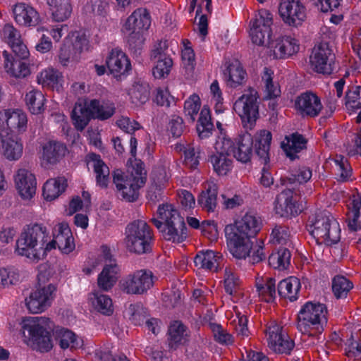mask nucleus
<instances>
[{
    "label": "nucleus",
    "mask_w": 361,
    "mask_h": 361,
    "mask_svg": "<svg viewBox=\"0 0 361 361\" xmlns=\"http://www.w3.org/2000/svg\"><path fill=\"white\" fill-rule=\"evenodd\" d=\"M157 215L158 219L153 218L151 221L166 240L180 243L186 239L187 228L184 219L171 204H160Z\"/></svg>",
    "instance_id": "nucleus-1"
},
{
    "label": "nucleus",
    "mask_w": 361,
    "mask_h": 361,
    "mask_svg": "<svg viewBox=\"0 0 361 361\" xmlns=\"http://www.w3.org/2000/svg\"><path fill=\"white\" fill-rule=\"evenodd\" d=\"M327 310L324 304L306 302L298 314L297 328L302 334L323 341L322 336L327 324Z\"/></svg>",
    "instance_id": "nucleus-2"
},
{
    "label": "nucleus",
    "mask_w": 361,
    "mask_h": 361,
    "mask_svg": "<svg viewBox=\"0 0 361 361\" xmlns=\"http://www.w3.org/2000/svg\"><path fill=\"white\" fill-rule=\"evenodd\" d=\"M54 325L49 318L33 317L22 322V334L28 339L33 349L40 352H48L52 347L51 332L54 333Z\"/></svg>",
    "instance_id": "nucleus-3"
},
{
    "label": "nucleus",
    "mask_w": 361,
    "mask_h": 361,
    "mask_svg": "<svg viewBox=\"0 0 361 361\" xmlns=\"http://www.w3.org/2000/svg\"><path fill=\"white\" fill-rule=\"evenodd\" d=\"M307 228L318 244L331 245L341 239L339 224L326 211H319L310 216Z\"/></svg>",
    "instance_id": "nucleus-4"
},
{
    "label": "nucleus",
    "mask_w": 361,
    "mask_h": 361,
    "mask_svg": "<svg viewBox=\"0 0 361 361\" xmlns=\"http://www.w3.org/2000/svg\"><path fill=\"white\" fill-rule=\"evenodd\" d=\"M152 241V231L145 221L135 220L126 227L124 243L130 252L136 255L150 253Z\"/></svg>",
    "instance_id": "nucleus-5"
},
{
    "label": "nucleus",
    "mask_w": 361,
    "mask_h": 361,
    "mask_svg": "<svg viewBox=\"0 0 361 361\" xmlns=\"http://www.w3.org/2000/svg\"><path fill=\"white\" fill-rule=\"evenodd\" d=\"M47 238L46 227L42 224L27 226L16 242V252L19 255L38 260L39 255L37 252V246L39 245L43 249Z\"/></svg>",
    "instance_id": "nucleus-6"
},
{
    "label": "nucleus",
    "mask_w": 361,
    "mask_h": 361,
    "mask_svg": "<svg viewBox=\"0 0 361 361\" xmlns=\"http://www.w3.org/2000/svg\"><path fill=\"white\" fill-rule=\"evenodd\" d=\"M49 281L46 271L37 275L36 290L31 293L29 298L25 299V305L28 310L33 314L44 312L51 304L55 296L56 286Z\"/></svg>",
    "instance_id": "nucleus-7"
},
{
    "label": "nucleus",
    "mask_w": 361,
    "mask_h": 361,
    "mask_svg": "<svg viewBox=\"0 0 361 361\" xmlns=\"http://www.w3.org/2000/svg\"><path fill=\"white\" fill-rule=\"evenodd\" d=\"M259 96L254 88L249 87L233 104V109L240 117L244 128L252 129L259 117Z\"/></svg>",
    "instance_id": "nucleus-8"
},
{
    "label": "nucleus",
    "mask_w": 361,
    "mask_h": 361,
    "mask_svg": "<svg viewBox=\"0 0 361 361\" xmlns=\"http://www.w3.org/2000/svg\"><path fill=\"white\" fill-rule=\"evenodd\" d=\"M229 252L236 259H245L252 247L251 238L235 224L227 225L224 229Z\"/></svg>",
    "instance_id": "nucleus-9"
},
{
    "label": "nucleus",
    "mask_w": 361,
    "mask_h": 361,
    "mask_svg": "<svg viewBox=\"0 0 361 361\" xmlns=\"http://www.w3.org/2000/svg\"><path fill=\"white\" fill-rule=\"evenodd\" d=\"M272 23V14L266 9L259 10L256 18L250 23V36L252 43L259 46L270 47L273 44L271 39Z\"/></svg>",
    "instance_id": "nucleus-10"
},
{
    "label": "nucleus",
    "mask_w": 361,
    "mask_h": 361,
    "mask_svg": "<svg viewBox=\"0 0 361 361\" xmlns=\"http://www.w3.org/2000/svg\"><path fill=\"white\" fill-rule=\"evenodd\" d=\"M121 290L130 295H142L154 286V275L148 269H140L128 274L119 283Z\"/></svg>",
    "instance_id": "nucleus-11"
},
{
    "label": "nucleus",
    "mask_w": 361,
    "mask_h": 361,
    "mask_svg": "<svg viewBox=\"0 0 361 361\" xmlns=\"http://www.w3.org/2000/svg\"><path fill=\"white\" fill-rule=\"evenodd\" d=\"M335 59V54L327 42H321L315 46L310 56V62L315 71L324 75L332 73Z\"/></svg>",
    "instance_id": "nucleus-12"
},
{
    "label": "nucleus",
    "mask_w": 361,
    "mask_h": 361,
    "mask_svg": "<svg viewBox=\"0 0 361 361\" xmlns=\"http://www.w3.org/2000/svg\"><path fill=\"white\" fill-rule=\"evenodd\" d=\"M113 182L122 198L129 202L137 200L139 196L138 190L144 186L142 178H140V180H135L133 176L124 178L123 173L120 169L114 171Z\"/></svg>",
    "instance_id": "nucleus-13"
},
{
    "label": "nucleus",
    "mask_w": 361,
    "mask_h": 361,
    "mask_svg": "<svg viewBox=\"0 0 361 361\" xmlns=\"http://www.w3.org/2000/svg\"><path fill=\"white\" fill-rule=\"evenodd\" d=\"M279 13L283 21L293 27L300 25L306 18L305 6L299 0H281Z\"/></svg>",
    "instance_id": "nucleus-14"
},
{
    "label": "nucleus",
    "mask_w": 361,
    "mask_h": 361,
    "mask_svg": "<svg viewBox=\"0 0 361 361\" xmlns=\"http://www.w3.org/2000/svg\"><path fill=\"white\" fill-rule=\"evenodd\" d=\"M223 146L239 161L247 163L250 161L252 154L253 139L250 133H245L233 143L231 140H224Z\"/></svg>",
    "instance_id": "nucleus-15"
},
{
    "label": "nucleus",
    "mask_w": 361,
    "mask_h": 361,
    "mask_svg": "<svg viewBox=\"0 0 361 361\" xmlns=\"http://www.w3.org/2000/svg\"><path fill=\"white\" fill-rule=\"evenodd\" d=\"M268 346L276 353L288 355L295 346L294 341L282 334V329L278 325L268 329Z\"/></svg>",
    "instance_id": "nucleus-16"
},
{
    "label": "nucleus",
    "mask_w": 361,
    "mask_h": 361,
    "mask_svg": "<svg viewBox=\"0 0 361 361\" xmlns=\"http://www.w3.org/2000/svg\"><path fill=\"white\" fill-rule=\"evenodd\" d=\"M27 118L26 114L20 110L6 109L0 112V126L1 130L8 133H23L27 128Z\"/></svg>",
    "instance_id": "nucleus-17"
},
{
    "label": "nucleus",
    "mask_w": 361,
    "mask_h": 361,
    "mask_svg": "<svg viewBox=\"0 0 361 361\" xmlns=\"http://www.w3.org/2000/svg\"><path fill=\"white\" fill-rule=\"evenodd\" d=\"M274 209L277 214L285 218L295 216L301 212L290 189L284 190L276 196Z\"/></svg>",
    "instance_id": "nucleus-18"
},
{
    "label": "nucleus",
    "mask_w": 361,
    "mask_h": 361,
    "mask_svg": "<svg viewBox=\"0 0 361 361\" xmlns=\"http://www.w3.org/2000/svg\"><path fill=\"white\" fill-rule=\"evenodd\" d=\"M295 107L302 117L313 118L319 115L323 106L315 94L305 92L297 97Z\"/></svg>",
    "instance_id": "nucleus-19"
},
{
    "label": "nucleus",
    "mask_w": 361,
    "mask_h": 361,
    "mask_svg": "<svg viewBox=\"0 0 361 361\" xmlns=\"http://www.w3.org/2000/svg\"><path fill=\"white\" fill-rule=\"evenodd\" d=\"M151 25V17L145 8L135 10L127 18L122 30L145 33Z\"/></svg>",
    "instance_id": "nucleus-20"
},
{
    "label": "nucleus",
    "mask_w": 361,
    "mask_h": 361,
    "mask_svg": "<svg viewBox=\"0 0 361 361\" xmlns=\"http://www.w3.org/2000/svg\"><path fill=\"white\" fill-rule=\"evenodd\" d=\"M106 260L109 264H106L97 279L98 286L103 290H110L116 283L118 278L119 268L114 259H111L109 251L104 253Z\"/></svg>",
    "instance_id": "nucleus-21"
},
{
    "label": "nucleus",
    "mask_w": 361,
    "mask_h": 361,
    "mask_svg": "<svg viewBox=\"0 0 361 361\" xmlns=\"http://www.w3.org/2000/svg\"><path fill=\"white\" fill-rule=\"evenodd\" d=\"M16 188L23 199H31L36 192V179L29 171L21 169L18 171L15 177Z\"/></svg>",
    "instance_id": "nucleus-22"
},
{
    "label": "nucleus",
    "mask_w": 361,
    "mask_h": 361,
    "mask_svg": "<svg viewBox=\"0 0 361 361\" xmlns=\"http://www.w3.org/2000/svg\"><path fill=\"white\" fill-rule=\"evenodd\" d=\"M13 13L16 22L25 27H35L41 22L39 13L32 6L20 3L15 5Z\"/></svg>",
    "instance_id": "nucleus-23"
},
{
    "label": "nucleus",
    "mask_w": 361,
    "mask_h": 361,
    "mask_svg": "<svg viewBox=\"0 0 361 361\" xmlns=\"http://www.w3.org/2000/svg\"><path fill=\"white\" fill-rule=\"evenodd\" d=\"M53 237L63 253L68 254L75 249L74 239L67 223L61 222L56 225L53 229Z\"/></svg>",
    "instance_id": "nucleus-24"
},
{
    "label": "nucleus",
    "mask_w": 361,
    "mask_h": 361,
    "mask_svg": "<svg viewBox=\"0 0 361 361\" xmlns=\"http://www.w3.org/2000/svg\"><path fill=\"white\" fill-rule=\"evenodd\" d=\"M252 139L255 154L262 163L267 165L269 162V149L272 139L271 132L261 130L255 134Z\"/></svg>",
    "instance_id": "nucleus-25"
},
{
    "label": "nucleus",
    "mask_w": 361,
    "mask_h": 361,
    "mask_svg": "<svg viewBox=\"0 0 361 361\" xmlns=\"http://www.w3.org/2000/svg\"><path fill=\"white\" fill-rule=\"evenodd\" d=\"M106 64L114 74L123 75L131 69L130 61L126 54L117 49H112L106 59Z\"/></svg>",
    "instance_id": "nucleus-26"
},
{
    "label": "nucleus",
    "mask_w": 361,
    "mask_h": 361,
    "mask_svg": "<svg viewBox=\"0 0 361 361\" xmlns=\"http://www.w3.org/2000/svg\"><path fill=\"white\" fill-rule=\"evenodd\" d=\"M4 156L10 161L18 160L23 155V144L14 139L7 130H0Z\"/></svg>",
    "instance_id": "nucleus-27"
},
{
    "label": "nucleus",
    "mask_w": 361,
    "mask_h": 361,
    "mask_svg": "<svg viewBox=\"0 0 361 361\" xmlns=\"http://www.w3.org/2000/svg\"><path fill=\"white\" fill-rule=\"evenodd\" d=\"M269 47L274 49V55L276 59L287 58L298 52L299 49L297 40L290 36L278 38Z\"/></svg>",
    "instance_id": "nucleus-28"
},
{
    "label": "nucleus",
    "mask_w": 361,
    "mask_h": 361,
    "mask_svg": "<svg viewBox=\"0 0 361 361\" xmlns=\"http://www.w3.org/2000/svg\"><path fill=\"white\" fill-rule=\"evenodd\" d=\"M88 102L89 101L87 100L76 102L72 111L71 118L78 130H83L93 118Z\"/></svg>",
    "instance_id": "nucleus-29"
},
{
    "label": "nucleus",
    "mask_w": 361,
    "mask_h": 361,
    "mask_svg": "<svg viewBox=\"0 0 361 361\" xmlns=\"http://www.w3.org/2000/svg\"><path fill=\"white\" fill-rule=\"evenodd\" d=\"M67 152L66 146L60 142L49 141L42 148V159L47 164L54 165L59 162Z\"/></svg>",
    "instance_id": "nucleus-30"
},
{
    "label": "nucleus",
    "mask_w": 361,
    "mask_h": 361,
    "mask_svg": "<svg viewBox=\"0 0 361 361\" xmlns=\"http://www.w3.org/2000/svg\"><path fill=\"white\" fill-rule=\"evenodd\" d=\"M87 163H92L96 173L97 184L101 188H106L109 182V169L101 159V157L95 153H90L87 156Z\"/></svg>",
    "instance_id": "nucleus-31"
},
{
    "label": "nucleus",
    "mask_w": 361,
    "mask_h": 361,
    "mask_svg": "<svg viewBox=\"0 0 361 361\" xmlns=\"http://www.w3.org/2000/svg\"><path fill=\"white\" fill-rule=\"evenodd\" d=\"M287 143H281V147L286 154V156L293 161L298 158L297 153L306 149L307 140L304 136L298 133H294L286 137Z\"/></svg>",
    "instance_id": "nucleus-32"
},
{
    "label": "nucleus",
    "mask_w": 361,
    "mask_h": 361,
    "mask_svg": "<svg viewBox=\"0 0 361 361\" xmlns=\"http://www.w3.org/2000/svg\"><path fill=\"white\" fill-rule=\"evenodd\" d=\"M216 149L217 150L216 154L211 155L209 161H211L214 171L219 176L226 175L231 168L232 161L228 158L230 156L228 152L223 146L219 148V144H216Z\"/></svg>",
    "instance_id": "nucleus-33"
},
{
    "label": "nucleus",
    "mask_w": 361,
    "mask_h": 361,
    "mask_svg": "<svg viewBox=\"0 0 361 361\" xmlns=\"http://www.w3.org/2000/svg\"><path fill=\"white\" fill-rule=\"evenodd\" d=\"M218 187L214 183H209L200 194L197 203L205 211L214 212L217 206Z\"/></svg>",
    "instance_id": "nucleus-34"
},
{
    "label": "nucleus",
    "mask_w": 361,
    "mask_h": 361,
    "mask_svg": "<svg viewBox=\"0 0 361 361\" xmlns=\"http://www.w3.org/2000/svg\"><path fill=\"white\" fill-rule=\"evenodd\" d=\"M92 118L104 121L111 118L115 113L116 107L113 102L109 101L91 99L88 102Z\"/></svg>",
    "instance_id": "nucleus-35"
},
{
    "label": "nucleus",
    "mask_w": 361,
    "mask_h": 361,
    "mask_svg": "<svg viewBox=\"0 0 361 361\" xmlns=\"http://www.w3.org/2000/svg\"><path fill=\"white\" fill-rule=\"evenodd\" d=\"M54 336L63 349L68 348L76 349L82 345V341L78 338L75 333L68 329L57 326L54 329Z\"/></svg>",
    "instance_id": "nucleus-36"
},
{
    "label": "nucleus",
    "mask_w": 361,
    "mask_h": 361,
    "mask_svg": "<svg viewBox=\"0 0 361 361\" xmlns=\"http://www.w3.org/2000/svg\"><path fill=\"white\" fill-rule=\"evenodd\" d=\"M3 56L5 59V69L11 76L23 78L30 75L29 66L25 62L22 61V59H17L13 57L11 59L7 51H3Z\"/></svg>",
    "instance_id": "nucleus-37"
},
{
    "label": "nucleus",
    "mask_w": 361,
    "mask_h": 361,
    "mask_svg": "<svg viewBox=\"0 0 361 361\" xmlns=\"http://www.w3.org/2000/svg\"><path fill=\"white\" fill-rule=\"evenodd\" d=\"M221 257L219 252L207 250L198 252L194 258V263L199 268L217 271Z\"/></svg>",
    "instance_id": "nucleus-38"
},
{
    "label": "nucleus",
    "mask_w": 361,
    "mask_h": 361,
    "mask_svg": "<svg viewBox=\"0 0 361 361\" xmlns=\"http://www.w3.org/2000/svg\"><path fill=\"white\" fill-rule=\"evenodd\" d=\"M300 282L296 277H288L281 281L277 286L278 294L280 297L288 299L293 302L298 299L300 289Z\"/></svg>",
    "instance_id": "nucleus-39"
},
{
    "label": "nucleus",
    "mask_w": 361,
    "mask_h": 361,
    "mask_svg": "<svg viewBox=\"0 0 361 361\" xmlns=\"http://www.w3.org/2000/svg\"><path fill=\"white\" fill-rule=\"evenodd\" d=\"M67 185L65 177L49 179L43 186V196L47 200H54L65 191Z\"/></svg>",
    "instance_id": "nucleus-40"
},
{
    "label": "nucleus",
    "mask_w": 361,
    "mask_h": 361,
    "mask_svg": "<svg viewBox=\"0 0 361 361\" xmlns=\"http://www.w3.org/2000/svg\"><path fill=\"white\" fill-rule=\"evenodd\" d=\"M186 326L180 321L173 322L169 328V347L176 349L178 345L183 344L188 336Z\"/></svg>",
    "instance_id": "nucleus-41"
},
{
    "label": "nucleus",
    "mask_w": 361,
    "mask_h": 361,
    "mask_svg": "<svg viewBox=\"0 0 361 361\" xmlns=\"http://www.w3.org/2000/svg\"><path fill=\"white\" fill-rule=\"evenodd\" d=\"M244 231L251 238H255L262 227V221L259 217L250 213H246L241 219L234 223Z\"/></svg>",
    "instance_id": "nucleus-42"
},
{
    "label": "nucleus",
    "mask_w": 361,
    "mask_h": 361,
    "mask_svg": "<svg viewBox=\"0 0 361 361\" xmlns=\"http://www.w3.org/2000/svg\"><path fill=\"white\" fill-rule=\"evenodd\" d=\"M246 73L238 61L228 63L224 71L225 80L231 87H236L241 85L245 78Z\"/></svg>",
    "instance_id": "nucleus-43"
},
{
    "label": "nucleus",
    "mask_w": 361,
    "mask_h": 361,
    "mask_svg": "<svg viewBox=\"0 0 361 361\" xmlns=\"http://www.w3.org/2000/svg\"><path fill=\"white\" fill-rule=\"evenodd\" d=\"M196 130L200 139L209 137L214 130V126L212 122L210 110L205 106H203L200 111Z\"/></svg>",
    "instance_id": "nucleus-44"
},
{
    "label": "nucleus",
    "mask_w": 361,
    "mask_h": 361,
    "mask_svg": "<svg viewBox=\"0 0 361 361\" xmlns=\"http://www.w3.org/2000/svg\"><path fill=\"white\" fill-rule=\"evenodd\" d=\"M256 288L259 297L267 302H274L276 297V280L265 277L256 281Z\"/></svg>",
    "instance_id": "nucleus-45"
},
{
    "label": "nucleus",
    "mask_w": 361,
    "mask_h": 361,
    "mask_svg": "<svg viewBox=\"0 0 361 361\" xmlns=\"http://www.w3.org/2000/svg\"><path fill=\"white\" fill-rule=\"evenodd\" d=\"M122 32L126 37L127 44L130 54L136 58L140 56L145 41L144 33L126 30H122Z\"/></svg>",
    "instance_id": "nucleus-46"
},
{
    "label": "nucleus",
    "mask_w": 361,
    "mask_h": 361,
    "mask_svg": "<svg viewBox=\"0 0 361 361\" xmlns=\"http://www.w3.org/2000/svg\"><path fill=\"white\" fill-rule=\"evenodd\" d=\"M291 254L286 247H281L276 253H272L268 258L269 265L279 270L286 269L290 264Z\"/></svg>",
    "instance_id": "nucleus-47"
},
{
    "label": "nucleus",
    "mask_w": 361,
    "mask_h": 361,
    "mask_svg": "<svg viewBox=\"0 0 361 361\" xmlns=\"http://www.w3.org/2000/svg\"><path fill=\"white\" fill-rule=\"evenodd\" d=\"M26 105L33 114H39L44 111L45 98L44 94L38 90H32L25 94Z\"/></svg>",
    "instance_id": "nucleus-48"
},
{
    "label": "nucleus",
    "mask_w": 361,
    "mask_h": 361,
    "mask_svg": "<svg viewBox=\"0 0 361 361\" xmlns=\"http://www.w3.org/2000/svg\"><path fill=\"white\" fill-rule=\"evenodd\" d=\"M132 103L136 106L146 103L150 95V87L146 82H135L130 93Z\"/></svg>",
    "instance_id": "nucleus-49"
},
{
    "label": "nucleus",
    "mask_w": 361,
    "mask_h": 361,
    "mask_svg": "<svg viewBox=\"0 0 361 361\" xmlns=\"http://www.w3.org/2000/svg\"><path fill=\"white\" fill-rule=\"evenodd\" d=\"M50 6L52 7L53 19L57 22L67 20L72 13L73 9L70 0H58Z\"/></svg>",
    "instance_id": "nucleus-50"
},
{
    "label": "nucleus",
    "mask_w": 361,
    "mask_h": 361,
    "mask_svg": "<svg viewBox=\"0 0 361 361\" xmlns=\"http://www.w3.org/2000/svg\"><path fill=\"white\" fill-rule=\"evenodd\" d=\"M90 300L94 308L99 312L105 315H111L113 313L112 300L108 295L98 293H93Z\"/></svg>",
    "instance_id": "nucleus-51"
},
{
    "label": "nucleus",
    "mask_w": 361,
    "mask_h": 361,
    "mask_svg": "<svg viewBox=\"0 0 361 361\" xmlns=\"http://www.w3.org/2000/svg\"><path fill=\"white\" fill-rule=\"evenodd\" d=\"M361 209V198L355 197L349 207L348 213V226L352 231H357L361 228L360 223L358 221L360 217V210Z\"/></svg>",
    "instance_id": "nucleus-52"
},
{
    "label": "nucleus",
    "mask_w": 361,
    "mask_h": 361,
    "mask_svg": "<svg viewBox=\"0 0 361 361\" xmlns=\"http://www.w3.org/2000/svg\"><path fill=\"white\" fill-rule=\"evenodd\" d=\"M353 287V283L343 276H336L333 279L332 290L336 298H345Z\"/></svg>",
    "instance_id": "nucleus-53"
},
{
    "label": "nucleus",
    "mask_w": 361,
    "mask_h": 361,
    "mask_svg": "<svg viewBox=\"0 0 361 361\" xmlns=\"http://www.w3.org/2000/svg\"><path fill=\"white\" fill-rule=\"evenodd\" d=\"M312 177V171L310 168L302 166L298 170L293 171L290 176L281 178L283 184L288 182L290 184L298 183L300 184L307 183Z\"/></svg>",
    "instance_id": "nucleus-54"
},
{
    "label": "nucleus",
    "mask_w": 361,
    "mask_h": 361,
    "mask_svg": "<svg viewBox=\"0 0 361 361\" xmlns=\"http://www.w3.org/2000/svg\"><path fill=\"white\" fill-rule=\"evenodd\" d=\"M129 319L135 325H141L147 319V310L141 304H130L128 308Z\"/></svg>",
    "instance_id": "nucleus-55"
},
{
    "label": "nucleus",
    "mask_w": 361,
    "mask_h": 361,
    "mask_svg": "<svg viewBox=\"0 0 361 361\" xmlns=\"http://www.w3.org/2000/svg\"><path fill=\"white\" fill-rule=\"evenodd\" d=\"M19 280V273L13 267L0 269V289L15 284Z\"/></svg>",
    "instance_id": "nucleus-56"
},
{
    "label": "nucleus",
    "mask_w": 361,
    "mask_h": 361,
    "mask_svg": "<svg viewBox=\"0 0 361 361\" xmlns=\"http://www.w3.org/2000/svg\"><path fill=\"white\" fill-rule=\"evenodd\" d=\"M201 106L200 99L198 95H191L184 104V111L185 116H188L192 122L195 121V116L197 114Z\"/></svg>",
    "instance_id": "nucleus-57"
},
{
    "label": "nucleus",
    "mask_w": 361,
    "mask_h": 361,
    "mask_svg": "<svg viewBox=\"0 0 361 361\" xmlns=\"http://www.w3.org/2000/svg\"><path fill=\"white\" fill-rule=\"evenodd\" d=\"M269 70L264 68V75L263 80L265 82V91L266 95L264 99H271L280 96L281 90L278 85L274 84L271 74L269 73Z\"/></svg>",
    "instance_id": "nucleus-58"
},
{
    "label": "nucleus",
    "mask_w": 361,
    "mask_h": 361,
    "mask_svg": "<svg viewBox=\"0 0 361 361\" xmlns=\"http://www.w3.org/2000/svg\"><path fill=\"white\" fill-rule=\"evenodd\" d=\"M173 66V61L170 57L158 59L156 66L153 68L152 73L156 78H162L167 76Z\"/></svg>",
    "instance_id": "nucleus-59"
},
{
    "label": "nucleus",
    "mask_w": 361,
    "mask_h": 361,
    "mask_svg": "<svg viewBox=\"0 0 361 361\" xmlns=\"http://www.w3.org/2000/svg\"><path fill=\"white\" fill-rule=\"evenodd\" d=\"M79 54L76 52L70 42L64 43L59 51V61L63 66H67L68 62L72 60H77Z\"/></svg>",
    "instance_id": "nucleus-60"
},
{
    "label": "nucleus",
    "mask_w": 361,
    "mask_h": 361,
    "mask_svg": "<svg viewBox=\"0 0 361 361\" xmlns=\"http://www.w3.org/2000/svg\"><path fill=\"white\" fill-rule=\"evenodd\" d=\"M345 105L352 109H361V86L348 90L345 94Z\"/></svg>",
    "instance_id": "nucleus-61"
},
{
    "label": "nucleus",
    "mask_w": 361,
    "mask_h": 361,
    "mask_svg": "<svg viewBox=\"0 0 361 361\" xmlns=\"http://www.w3.org/2000/svg\"><path fill=\"white\" fill-rule=\"evenodd\" d=\"M60 73L54 69H48L42 71L37 77L38 82L44 86L54 87L59 82Z\"/></svg>",
    "instance_id": "nucleus-62"
},
{
    "label": "nucleus",
    "mask_w": 361,
    "mask_h": 361,
    "mask_svg": "<svg viewBox=\"0 0 361 361\" xmlns=\"http://www.w3.org/2000/svg\"><path fill=\"white\" fill-rule=\"evenodd\" d=\"M211 329L217 342L226 345L233 343L232 336L224 330L220 324H211Z\"/></svg>",
    "instance_id": "nucleus-63"
},
{
    "label": "nucleus",
    "mask_w": 361,
    "mask_h": 361,
    "mask_svg": "<svg viewBox=\"0 0 361 361\" xmlns=\"http://www.w3.org/2000/svg\"><path fill=\"white\" fill-rule=\"evenodd\" d=\"M184 154L185 165L192 169H197L200 158V150L193 147H188V148L185 150Z\"/></svg>",
    "instance_id": "nucleus-64"
}]
</instances>
